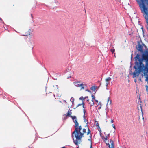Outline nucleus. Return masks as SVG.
Wrapping results in <instances>:
<instances>
[{"mask_svg": "<svg viewBox=\"0 0 148 148\" xmlns=\"http://www.w3.org/2000/svg\"><path fill=\"white\" fill-rule=\"evenodd\" d=\"M73 121L75 123L74 127L75 129L73 132L72 134H74L76 138V139H73L74 143L76 145L82 142L81 139L84 136V133H86V130L85 128H83L82 132H81L82 129L81 125L79 126V123L77 121V119L75 116H71V118Z\"/></svg>", "mask_w": 148, "mask_h": 148, "instance_id": "nucleus-1", "label": "nucleus"}, {"mask_svg": "<svg viewBox=\"0 0 148 148\" xmlns=\"http://www.w3.org/2000/svg\"><path fill=\"white\" fill-rule=\"evenodd\" d=\"M140 55L137 54L135 58V65L134 68L135 69V71L133 73V78L138 76L140 73L143 71L144 67V64H143V60L140 58Z\"/></svg>", "mask_w": 148, "mask_h": 148, "instance_id": "nucleus-2", "label": "nucleus"}, {"mask_svg": "<svg viewBox=\"0 0 148 148\" xmlns=\"http://www.w3.org/2000/svg\"><path fill=\"white\" fill-rule=\"evenodd\" d=\"M142 3L139 4V7L141 9V12L142 13L145 14L144 17L146 20V22L147 23V29L148 30V9L146 7L144 3V1L145 0H140Z\"/></svg>", "mask_w": 148, "mask_h": 148, "instance_id": "nucleus-3", "label": "nucleus"}, {"mask_svg": "<svg viewBox=\"0 0 148 148\" xmlns=\"http://www.w3.org/2000/svg\"><path fill=\"white\" fill-rule=\"evenodd\" d=\"M75 86L77 87H81L80 90H83L84 89V86L85 85L83 83L80 84V82L78 81L77 82L75 83Z\"/></svg>", "mask_w": 148, "mask_h": 148, "instance_id": "nucleus-4", "label": "nucleus"}, {"mask_svg": "<svg viewBox=\"0 0 148 148\" xmlns=\"http://www.w3.org/2000/svg\"><path fill=\"white\" fill-rule=\"evenodd\" d=\"M85 127L86 129V130L87 129L88 130V132H87V135H88L90 134V139H88V140L89 141H90L91 143V142L92 143V141L91 140L92 135H91V134H90L91 131L90 130L89 128L88 125H86V126H85Z\"/></svg>", "mask_w": 148, "mask_h": 148, "instance_id": "nucleus-5", "label": "nucleus"}, {"mask_svg": "<svg viewBox=\"0 0 148 148\" xmlns=\"http://www.w3.org/2000/svg\"><path fill=\"white\" fill-rule=\"evenodd\" d=\"M111 79V78L110 77H108L105 79L106 86V87H108V85L110 83Z\"/></svg>", "mask_w": 148, "mask_h": 148, "instance_id": "nucleus-6", "label": "nucleus"}, {"mask_svg": "<svg viewBox=\"0 0 148 148\" xmlns=\"http://www.w3.org/2000/svg\"><path fill=\"white\" fill-rule=\"evenodd\" d=\"M110 143L111 144V145L109 144V143H108V144L106 143V144L107 145H109L108 146L109 148H114V142L112 140H110Z\"/></svg>", "mask_w": 148, "mask_h": 148, "instance_id": "nucleus-7", "label": "nucleus"}, {"mask_svg": "<svg viewBox=\"0 0 148 148\" xmlns=\"http://www.w3.org/2000/svg\"><path fill=\"white\" fill-rule=\"evenodd\" d=\"M137 48L138 51L141 52H143V46L140 44H138V47Z\"/></svg>", "mask_w": 148, "mask_h": 148, "instance_id": "nucleus-8", "label": "nucleus"}, {"mask_svg": "<svg viewBox=\"0 0 148 148\" xmlns=\"http://www.w3.org/2000/svg\"><path fill=\"white\" fill-rule=\"evenodd\" d=\"M71 111V110H70L69 109V110L67 113L65 115L66 117L69 116L71 118V116H73L71 115V114H72V112Z\"/></svg>", "mask_w": 148, "mask_h": 148, "instance_id": "nucleus-9", "label": "nucleus"}, {"mask_svg": "<svg viewBox=\"0 0 148 148\" xmlns=\"http://www.w3.org/2000/svg\"><path fill=\"white\" fill-rule=\"evenodd\" d=\"M89 102V104L90 105V106H93L94 104V101L91 100L90 101H89V100H87Z\"/></svg>", "mask_w": 148, "mask_h": 148, "instance_id": "nucleus-10", "label": "nucleus"}, {"mask_svg": "<svg viewBox=\"0 0 148 148\" xmlns=\"http://www.w3.org/2000/svg\"><path fill=\"white\" fill-rule=\"evenodd\" d=\"M96 89V87L94 86H92L91 88L90 89L91 90L93 91H95Z\"/></svg>", "mask_w": 148, "mask_h": 148, "instance_id": "nucleus-11", "label": "nucleus"}, {"mask_svg": "<svg viewBox=\"0 0 148 148\" xmlns=\"http://www.w3.org/2000/svg\"><path fill=\"white\" fill-rule=\"evenodd\" d=\"M83 112H84V114L83 116L84 117H85V113H86V110H85L84 108Z\"/></svg>", "mask_w": 148, "mask_h": 148, "instance_id": "nucleus-12", "label": "nucleus"}, {"mask_svg": "<svg viewBox=\"0 0 148 148\" xmlns=\"http://www.w3.org/2000/svg\"><path fill=\"white\" fill-rule=\"evenodd\" d=\"M70 101L72 103H73L74 102V99L73 97H72L71 99H70Z\"/></svg>", "mask_w": 148, "mask_h": 148, "instance_id": "nucleus-13", "label": "nucleus"}, {"mask_svg": "<svg viewBox=\"0 0 148 148\" xmlns=\"http://www.w3.org/2000/svg\"><path fill=\"white\" fill-rule=\"evenodd\" d=\"M84 103L83 102L82 104H78V105L77 106V107H78L80 106H81L82 105H83V108H84Z\"/></svg>", "mask_w": 148, "mask_h": 148, "instance_id": "nucleus-14", "label": "nucleus"}, {"mask_svg": "<svg viewBox=\"0 0 148 148\" xmlns=\"http://www.w3.org/2000/svg\"><path fill=\"white\" fill-rule=\"evenodd\" d=\"M80 99L82 100V101H84V98L82 97H81L80 98H79Z\"/></svg>", "mask_w": 148, "mask_h": 148, "instance_id": "nucleus-15", "label": "nucleus"}, {"mask_svg": "<svg viewBox=\"0 0 148 148\" xmlns=\"http://www.w3.org/2000/svg\"><path fill=\"white\" fill-rule=\"evenodd\" d=\"M140 109L138 108V110H139L140 109L141 112H142V106H141V104L140 105Z\"/></svg>", "mask_w": 148, "mask_h": 148, "instance_id": "nucleus-16", "label": "nucleus"}, {"mask_svg": "<svg viewBox=\"0 0 148 148\" xmlns=\"http://www.w3.org/2000/svg\"><path fill=\"white\" fill-rule=\"evenodd\" d=\"M103 140L105 141H106L107 140V137L106 136L105 137L103 138Z\"/></svg>", "mask_w": 148, "mask_h": 148, "instance_id": "nucleus-17", "label": "nucleus"}, {"mask_svg": "<svg viewBox=\"0 0 148 148\" xmlns=\"http://www.w3.org/2000/svg\"><path fill=\"white\" fill-rule=\"evenodd\" d=\"M84 122H86V123H88V122L87 121L86 119L85 118V117H84Z\"/></svg>", "mask_w": 148, "mask_h": 148, "instance_id": "nucleus-18", "label": "nucleus"}, {"mask_svg": "<svg viewBox=\"0 0 148 148\" xmlns=\"http://www.w3.org/2000/svg\"><path fill=\"white\" fill-rule=\"evenodd\" d=\"M92 98L91 100L94 101L95 99V97L93 95H92Z\"/></svg>", "mask_w": 148, "mask_h": 148, "instance_id": "nucleus-19", "label": "nucleus"}, {"mask_svg": "<svg viewBox=\"0 0 148 148\" xmlns=\"http://www.w3.org/2000/svg\"><path fill=\"white\" fill-rule=\"evenodd\" d=\"M115 49H111L110 51H111L112 53H113L115 51Z\"/></svg>", "mask_w": 148, "mask_h": 148, "instance_id": "nucleus-20", "label": "nucleus"}, {"mask_svg": "<svg viewBox=\"0 0 148 148\" xmlns=\"http://www.w3.org/2000/svg\"><path fill=\"white\" fill-rule=\"evenodd\" d=\"M90 148H92V143H90Z\"/></svg>", "mask_w": 148, "mask_h": 148, "instance_id": "nucleus-21", "label": "nucleus"}, {"mask_svg": "<svg viewBox=\"0 0 148 148\" xmlns=\"http://www.w3.org/2000/svg\"><path fill=\"white\" fill-rule=\"evenodd\" d=\"M146 90L147 91H148V86H147Z\"/></svg>", "mask_w": 148, "mask_h": 148, "instance_id": "nucleus-22", "label": "nucleus"}, {"mask_svg": "<svg viewBox=\"0 0 148 148\" xmlns=\"http://www.w3.org/2000/svg\"><path fill=\"white\" fill-rule=\"evenodd\" d=\"M112 126H113V128H114V129H115V126L113 124L112 125Z\"/></svg>", "mask_w": 148, "mask_h": 148, "instance_id": "nucleus-23", "label": "nucleus"}, {"mask_svg": "<svg viewBox=\"0 0 148 148\" xmlns=\"http://www.w3.org/2000/svg\"><path fill=\"white\" fill-rule=\"evenodd\" d=\"M111 123H113L114 122V121L113 120H111Z\"/></svg>", "mask_w": 148, "mask_h": 148, "instance_id": "nucleus-24", "label": "nucleus"}, {"mask_svg": "<svg viewBox=\"0 0 148 148\" xmlns=\"http://www.w3.org/2000/svg\"><path fill=\"white\" fill-rule=\"evenodd\" d=\"M0 21H2L3 22V21L1 19V18H0Z\"/></svg>", "mask_w": 148, "mask_h": 148, "instance_id": "nucleus-25", "label": "nucleus"}, {"mask_svg": "<svg viewBox=\"0 0 148 148\" xmlns=\"http://www.w3.org/2000/svg\"><path fill=\"white\" fill-rule=\"evenodd\" d=\"M99 132L101 133V130H99Z\"/></svg>", "mask_w": 148, "mask_h": 148, "instance_id": "nucleus-26", "label": "nucleus"}, {"mask_svg": "<svg viewBox=\"0 0 148 148\" xmlns=\"http://www.w3.org/2000/svg\"><path fill=\"white\" fill-rule=\"evenodd\" d=\"M31 16H32V18L33 16H32V14H31Z\"/></svg>", "mask_w": 148, "mask_h": 148, "instance_id": "nucleus-27", "label": "nucleus"}, {"mask_svg": "<svg viewBox=\"0 0 148 148\" xmlns=\"http://www.w3.org/2000/svg\"><path fill=\"white\" fill-rule=\"evenodd\" d=\"M144 45L145 46V45Z\"/></svg>", "mask_w": 148, "mask_h": 148, "instance_id": "nucleus-28", "label": "nucleus"}, {"mask_svg": "<svg viewBox=\"0 0 148 148\" xmlns=\"http://www.w3.org/2000/svg\"><path fill=\"white\" fill-rule=\"evenodd\" d=\"M88 98V97H87L86 98Z\"/></svg>", "mask_w": 148, "mask_h": 148, "instance_id": "nucleus-29", "label": "nucleus"}]
</instances>
